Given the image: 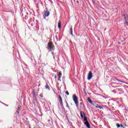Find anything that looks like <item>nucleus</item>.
<instances>
[{
	"instance_id": "obj_1",
	"label": "nucleus",
	"mask_w": 128,
	"mask_h": 128,
	"mask_svg": "<svg viewBox=\"0 0 128 128\" xmlns=\"http://www.w3.org/2000/svg\"><path fill=\"white\" fill-rule=\"evenodd\" d=\"M46 48V50H48V52H52V50H54V44H52V42H49Z\"/></svg>"
},
{
	"instance_id": "obj_7",
	"label": "nucleus",
	"mask_w": 128,
	"mask_h": 128,
	"mask_svg": "<svg viewBox=\"0 0 128 128\" xmlns=\"http://www.w3.org/2000/svg\"><path fill=\"white\" fill-rule=\"evenodd\" d=\"M84 124L86 126V128H90V122H84Z\"/></svg>"
},
{
	"instance_id": "obj_14",
	"label": "nucleus",
	"mask_w": 128,
	"mask_h": 128,
	"mask_svg": "<svg viewBox=\"0 0 128 128\" xmlns=\"http://www.w3.org/2000/svg\"><path fill=\"white\" fill-rule=\"evenodd\" d=\"M45 88L46 90H50V86H48V84H46V86H45Z\"/></svg>"
},
{
	"instance_id": "obj_18",
	"label": "nucleus",
	"mask_w": 128,
	"mask_h": 128,
	"mask_svg": "<svg viewBox=\"0 0 128 128\" xmlns=\"http://www.w3.org/2000/svg\"><path fill=\"white\" fill-rule=\"evenodd\" d=\"M20 107H18L17 110H16V112L17 114H20Z\"/></svg>"
},
{
	"instance_id": "obj_22",
	"label": "nucleus",
	"mask_w": 128,
	"mask_h": 128,
	"mask_svg": "<svg viewBox=\"0 0 128 128\" xmlns=\"http://www.w3.org/2000/svg\"><path fill=\"white\" fill-rule=\"evenodd\" d=\"M54 78H56V75L54 76Z\"/></svg>"
},
{
	"instance_id": "obj_21",
	"label": "nucleus",
	"mask_w": 128,
	"mask_h": 128,
	"mask_svg": "<svg viewBox=\"0 0 128 128\" xmlns=\"http://www.w3.org/2000/svg\"><path fill=\"white\" fill-rule=\"evenodd\" d=\"M4 106H8V105H6V104H4Z\"/></svg>"
},
{
	"instance_id": "obj_5",
	"label": "nucleus",
	"mask_w": 128,
	"mask_h": 128,
	"mask_svg": "<svg viewBox=\"0 0 128 128\" xmlns=\"http://www.w3.org/2000/svg\"><path fill=\"white\" fill-rule=\"evenodd\" d=\"M92 72H90L88 76V80H92Z\"/></svg>"
},
{
	"instance_id": "obj_8",
	"label": "nucleus",
	"mask_w": 128,
	"mask_h": 128,
	"mask_svg": "<svg viewBox=\"0 0 128 128\" xmlns=\"http://www.w3.org/2000/svg\"><path fill=\"white\" fill-rule=\"evenodd\" d=\"M114 79L115 80H117V82H122L123 84H124L126 82L124 81L120 80L116 78H114Z\"/></svg>"
},
{
	"instance_id": "obj_2",
	"label": "nucleus",
	"mask_w": 128,
	"mask_h": 128,
	"mask_svg": "<svg viewBox=\"0 0 128 128\" xmlns=\"http://www.w3.org/2000/svg\"><path fill=\"white\" fill-rule=\"evenodd\" d=\"M50 11L48 9V8H46V10H44L43 12V14H42L43 18L44 20H46V18H48L50 16Z\"/></svg>"
},
{
	"instance_id": "obj_13",
	"label": "nucleus",
	"mask_w": 128,
	"mask_h": 128,
	"mask_svg": "<svg viewBox=\"0 0 128 128\" xmlns=\"http://www.w3.org/2000/svg\"><path fill=\"white\" fill-rule=\"evenodd\" d=\"M64 102L66 104V107L68 108L70 110V106H68V102L66 101V100L65 99Z\"/></svg>"
},
{
	"instance_id": "obj_20",
	"label": "nucleus",
	"mask_w": 128,
	"mask_h": 128,
	"mask_svg": "<svg viewBox=\"0 0 128 128\" xmlns=\"http://www.w3.org/2000/svg\"><path fill=\"white\" fill-rule=\"evenodd\" d=\"M40 96L41 98H44V95H42V93L40 94Z\"/></svg>"
},
{
	"instance_id": "obj_9",
	"label": "nucleus",
	"mask_w": 128,
	"mask_h": 128,
	"mask_svg": "<svg viewBox=\"0 0 128 128\" xmlns=\"http://www.w3.org/2000/svg\"><path fill=\"white\" fill-rule=\"evenodd\" d=\"M80 114L82 118H84V116H86L84 112L82 111L80 112Z\"/></svg>"
},
{
	"instance_id": "obj_19",
	"label": "nucleus",
	"mask_w": 128,
	"mask_h": 128,
	"mask_svg": "<svg viewBox=\"0 0 128 128\" xmlns=\"http://www.w3.org/2000/svg\"><path fill=\"white\" fill-rule=\"evenodd\" d=\"M66 94H67V96H69L70 95V93L68 92V91H66Z\"/></svg>"
},
{
	"instance_id": "obj_10",
	"label": "nucleus",
	"mask_w": 128,
	"mask_h": 128,
	"mask_svg": "<svg viewBox=\"0 0 128 128\" xmlns=\"http://www.w3.org/2000/svg\"><path fill=\"white\" fill-rule=\"evenodd\" d=\"M62 28V22L60 20H59L58 22V28Z\"/></svg>"
},
{
	"instance_id": "obj_24",
	"label": "nucleus",
	"mask_w": 128,
	"mask_h": 128,
	"mask_svg": "<svg viewBox=\"0 0 128 128\" xmlns=\"http://www.w3.org/2000/svg\"><path fill=\"white\" fill-rule=\"evenodd\" d=\"M52 54H54V52H52Z\"/></svg>"
},
{
	"instance_id": "obj_12",
	"label": "nucleus",
	"mask_w": 128,
	"mask_h": 128,
	"mask_svg": "<svg viewBox=\"0 0 128 128\" xmlns=\"http://www.w3.org/2000/svg\"><path fill=\"white\" fill-rule=\"evenodd\" d=\"M94 106L96 108H100V110H102V106H98V104H97V106Z\"/></svg>"
},
{
	"instance_id": "obj_25",
	"label": "nucleus",
	"mask_w": 128,
	"mask_h": 128,
	"mask_svg": "<svg viewBox=\"0 0 128 128\" xmlns=\"http://www.w3.org/2000/svg\"><path fill=\"white\" fill-rule=\"evenodd\" d=\"M10 128H12V127H10Z\"/></svg>"
},
{
	"instance_id": "obj_4",
	"label": "nucleus",
	"mask_w": 128,
	"mask_h": 128,
	"mask_svg": "<svg viewBox=\"0 0 128 128\" xmlns=\"http://www.w3.org/2000/svg\"><path fill=\"white\" fill-rule=\"evenodd\" d=\"M58 102L60 104V106L64 108V103L62 102V96L60 95H58Z\"/></svg>"
},
{
	"instance_id": "obj_26",
	"label": "nucleus",
	"mask_w": 128,
	"mask_h": 128,
	"mask_svg": "<svg viewBox=\"0 0 128 128\" xmlns=\"http://www.w3.org/2000/svg\"><path fill=\"white\" fill-rule=\"evenodd\" d=\"M3 104H4L2 103Z\"/></svg>"
},
{
	"instance_id": "obj_23",
	"label": "nucleus",
	"mask_w": 128,
	"mask_h": 128,
	"mask_svg": "<svg viewBox=\"0 0 128 128\" xmlns=\"http://www.w3.org/2000/svg\"><path fill=\"white\" fill-rule=\"evenodd\" d=\"M80 104L82 105V102H80Z\"/></svg>"
},
{
	"instance_id": "obj_17",
	"label": "nucleus",
	"mask_w": 128,
	"mask_h": 128,
	"mask_svg": "<svg viewBox=\"0 0 128 128\" xmlns=\"http://www.w3.org/2000/svg\"><path fill=\"white\" fill-rule=\"evenodd\" d=\"M70 33L72 36V28H70Z\"/></svg>"
},
{
	"instance_id": "obj_11",
	"label": "nucleus",
	"mask_w": 128,
	"mask_h": 128,
	"mask_svg": "<svg viewBox=\"0 0 128 128\" xmlns=\"http://www.w3.org/2000/svg\"><path fill=\"white\" fill-rule=\"evenodd\" d=\"M116 126L118 128H124V126H122V124H116Z\"/></svg>"
},
{
	"instance_id": "obj_3",
	"label": "nucleus",
	"mask_w": 128,
	"mask_h": 128,
	"mask_svg": "<svg viewBox=\"0 0 128 128\" xmlns=\"http://www.w3.org/2000/svg\"><path fill=\"white\" fill-rule=\"evenodd\" d=\"M72 99L75 103V104L76 105V108H78V97L74 95L72 96Z\"/></svg>"
},
{
	"instance_id": "obj_15",
	"label": "nucleus",
	"mask_w": 128,
	"mask_h": 128,
	"mask_svg": "<svg viewBox=\"0 0 128 128\" xmlns=\"http://www.w3.org/2000/svg\"><path fill=\"white\" fill-rule=\"evenodd\" d=\"M88 102H90V104H92V99H90V98H88Z\"/></svg>"
},
{
	"instance_id": "obj_6",
	"label": "nucleus",
	"mask_w": 128,
	"mask_h": 128,
	"mask_svg": "<svg viewBox=\"0 0 128 128\" xmlns=\"http://www.w3.org/2000/svg\"><path fill=\"white\" fill-rule=\"evenodd\" d=\"M57 74L58 76V80H59L60 82H62V80H60V78H62V73L58 72Z\"/></svg>"
},
{
	"instance_id": "obj_16",
	"label": "nucleus",
	"mask_w": 128,
	"mask_h": 128,
	"mask_svg": "<svg viewBox=\"0 0 128 128\" xmlns=\"http://www.w3.org/2000/svg\"><path fill=\"white\" fill-rule=\"evenodd\" d=\"M84 122H88V118H86V116H84Z\"/></svg>"
}]
</instances>
